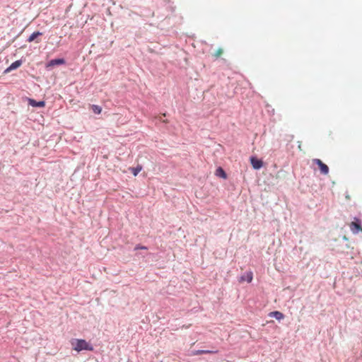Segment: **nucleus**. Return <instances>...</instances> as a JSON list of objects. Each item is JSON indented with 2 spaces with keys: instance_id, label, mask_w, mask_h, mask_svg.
I'll list each match as a JSON object with an SVG mask.
<instances>
[{
  "instance_id": "f03ea898",
  "label": "nucleus",
  "mask_w": 362,
  "mask_h": 362,
  "mask_svg": "<svg viewBox=\"0 0 362 362\" xmlns=\"http://www.w3.org/2000/svg\"><path fill=\"white\" fill-rule=\"evenodd\" d=\"M349 228L353 233L356 234L358 233L359 232H362L361 221L357 218H355L354 221L351 222V223L349 224Z\"/></svg>"
},
{
  "instance_id": "6e6552de",
  "label": "nucleus",
  "mask_w": 362,
  "mask_h": 362,
  "mask_svg": "<svg viewBox=\"0 0 362 362\" xmlns=\"http://www.w3.org/2000/svg\"><path fill=\"white\" fill-rule=\"evenodd\" d=\"M253 279V274L252 272H248L246 273L245 275L242 276L240 279V282L243 281H247L248 283H250L252 281Z\"/></svg>"
},
{
  "instance_id": "39448f33",
  "label": "nucleus",
  "mask_w": 362,
  "mask_h": 362,
  "mask_svg": "<svg viewBox=\"0 0 362 362\" xmlns=\"http://www.w3.org/2000/svg\"><path fill=\"white\" fill-rule=\"evenodd\" d=\"M64 63H65V61L64 59H52L51 61L49 62V63L47 65V67L54 66L56 65H61V64H64Z\"/></svg>"
},
{
  "instance_id": "1a4fd4ad",
  "label": "nucleus",
  "mask_w": 362,
  "mask_h": 362,
  "mask_svg": "<svg viewBox=\"0 0 362 362\" xmlns=\"http://www.w3.org/2000/svg\"><path fill=\"white\" fill-rule=\"evenodd\" d=\"M270 317H275L278 320H281L284 317V315L282 313L279 311H273L269 313Z\"/></svg>"
},
{
  "instance_id": "0eeeda50",
  "label": "nucleus",
  "mask_w": 362,
  "mask_h": 362,
  "mask_svg": "<svg viewBox=\"0 0 362 362\" xmlns=\"http://www.w3.org/2000/svg\"><path fill=\"white\" fill-rule=\"evenodd\" d=\"M22 64L21 60H17L14 62H13L6 70V72H9L12 70L16 69L19 66H21Z\"/></svg>"
},
{
  "instance_id": "9b49d317",
  "label": "nucleus",
  "mask_w": 362,
  "mask_h": 362,
  "mask_svg": "<svg viewBox=\"0 0 362 362\" xmlns=\"http://www.w3.org/2000/svg\"><path fill=\"white\" fill-rule=\"evenodd\" d=\"M42 35V33L40 32H35L28 37V41L31 42L34 41L37 37L41 36Z\"/></svg>"
},
{
  "instance_id": "4468645a",
  "label": "nucleus",
  "mask_w": 362,
  "mask_h": 362,
  "mask_svg": "<svg viewBox=\"0 0 362 362\" xmlns=\"http://www.w3.org/2000/svg\"><path fill=\"white\" fill-rule=\"evenodd\" d=\"M142 170V167L141 165H138L137 167L136 168H130V170L132 171V173H133V175L134 176H136L138 175V173Z\"/></svg>"
},
{
  "instance_id": "2eb2a0df",
  "label": "nucleus",
  "mask_w": 362,
  "mask_h": 362,
  "mask_svg": "<svg viewBox=\"0 0 362 362\" xmlns=\"http://www.w3.org/2000/svg\"><path fill=\"white\" fill-rule=\"evenodd\" d=\"M223 53V50L222 48H218L216 52L214 54V56L216 57V58H218L219 57H221L222 55V54Z\"/></svg>"
},
{
  "instance_id": "7ed1b4c3",
  "label": "nucleus",
  "mask_w": 362,
  "mask_h": 362,
  "mask_svg": "<svg viewBox=\"0 0 362 362\" xmlns=\"http://www.w3.org/2000/svg\"><path fill=\"white\" fill-rule=\"evenodd\" d=\"M313 163L318 165L320 173L322 175H327L329 173V168L320 159L315 158L313 159Z\"/></svg>"
},
{
  "instance_id": "423d86ee",
  "label": "nucleus",
  "mask_w": 362,
  "mask_h": 362,
  "mask_svg": "<svg viewBox=\"0 0 362 362\" xmlns=\"http://www.w3.org/2000/svg\"><path fill=\"white\" fill-rule=\"evenodd\" d=\"M28 104L33 107H43L45 106V101H39L37 102L34 99L29 98L28 99Z\"/></svg>"
},
{
  "instance_id": "ddd939ff",
  "label": "nucleus",
  "mask_w": 362,
  "mask_h": 362,
  "mask_svg": "<svg viewBox=\"0 0 362 362\" xmlns=\"http://www.w3.org/2000/svg\"><path fill=\"white\" fill-rule=\"evenodd\" d=\"M91 109L94 113L98 114V115L100 114L102 112L101 107H100L99 105H92Z\"/></svg>"
},
{
  "instance_id": "9d476101",
  "label": "nucleus",
  "mask_w": 362,
  "mask_h": 362,
  "mask_svg": "<svg viewBox=\"0 0 362 362\" xmlns=\"http://www.w3.org/2000/svg\"><path fill=\"white\" fill-rule=\"evenodd\" d=\"M216 175L218 177H221L224 179H226L227 177V175H226V173H225V171L223 170V169L221 167H219L216 171Z\"/></svg>"
},
{
  "instance_id": "f8f14e48",
  "label": "nucleus",
  "mask_w": 362,
  "mask_h": 362,
  "mask_svg": "<svg viewBox=\"0 0 362 362\" xmlns=\"http://www.w3.org/2000/svg\"><path fill=\"white\" fill-rule=\"evenodd\" d=\"M217 351H209V350H197L194 352V355H201L204 354H214L217 353Z\"/></svg>"
},
{
  "instance_id": "f257e3e1",
  "label": "nucleus",
  "mask_w": 362,
  "mask_h": 362,
  "mask_svg": "<svg viewBox=\"0 0 362 362\" xmlns=\"http://www.w3.org/2000/svg\"><path fill=\"white\" fill-rule=\"evenodd\" d=\"M73 349L79 352L83 350L93 351V347L84 339H72L71 341Z\"/></svg>"
},
{
  "instance_id": "20e7f679",
  "label": "nucleus",
  "mask_w": 362,
  "mask_h": 362,
  "mask_svg": "<svg viewBox=\"0 0 362 362\" xmlns=\"http://www.w3.org/2000/svg\"><path fill=\"white\" fill-rule=\"evenodd\" d=\"M250 163H251V165H252L253 168L255 170H259L263 166L262 160H261L255 157L250 158Z\"/></svg>"
},
{
  "instance_id": "dca6fc26",
  "label": "nucleus",
  "mask_w": 362,
  "mask_h": 362,
  "mask_svg": "<svg viewBox=\"0 0 362 362\" xmlns=\"http://www.w3.org/2000/svg\"><path fill=\"white\" fill-rule=\"evenodd\" d=\"M135 250H147V247L146 246H142V245H137L136 247H135Z\"/></svg>"
}]
</instances>
